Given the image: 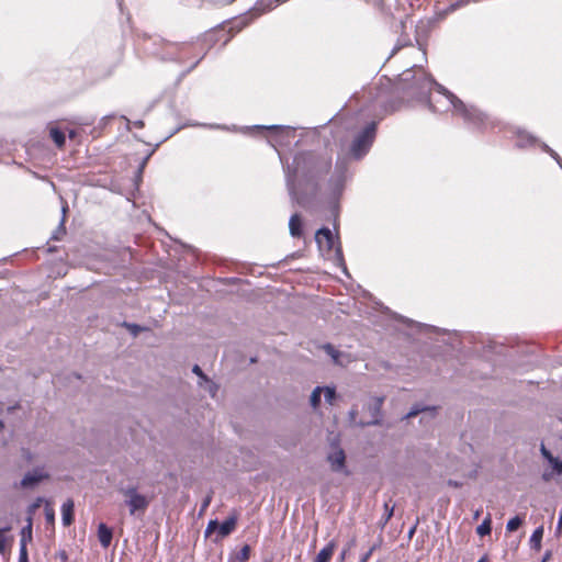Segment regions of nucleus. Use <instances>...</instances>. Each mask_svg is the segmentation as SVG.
I'll return each mask as SVG.
<instances>
[{
	"mask_svg": "<svg viewBox=\"0 0 562 562\" xmlns=\"http://www.w3.org/2000/svg\"><path fill=\"white\" fill-rule=\"evenodd\" d=\"M424 87L436 88L437 94L430 97L429 109L434 112H446L452 110L460 115L465 123L477 128H485L490 123L487 116L474 106L465 105L457 95L436 82L432 78H425Z\"/></svg>",
	"mask_w": 562,
	"mask_h": 562,
	"instance_id": "1",
	"label": "nucleus"
},
{
	"mask_svg": "<svg viewBox=\"0 0 562 562\" xmlns=\"http://www.w3.org/2000/svg\"><path fill=\"white\" fill-rule=\"evenodd\" d=\"M331 168V159L327 157H319L313 153H299L293 157L292 164L284 166L286 188L291 199L301 203L296 193L295 181L300 175L306 179L321 177L327 173Z\"/></svg>",
	"mask_w": 562,
	"mask_h": 562,
	"instance_id": "2",
	"label": "nucleus"
},
{
	"mask_svg": "<svg viewBox=\"0 0 562 562\" xmlns=\"http://www.w3.org/2000/svg\"><path fill=\"white\" fill-rule=\"evenodd\" d=\"M375 131L376 124L371 122L356 136L350 148L355 158L360 159L369 151L375 138Z\"/></svg>",
	"mask_w": 562,
	"mask_h": 562,
	"instance_id": "3",
	"label": "nucleus"
},
{
	"mask_svg": "<svg viewBox=\"0 0 562 562\" xmlns=\"http://www.w3.org/2000/svg\"><path fill=\"white\" fill-rule=\"evenodd\" d=\"M121 493L126 497L125 503L131 515H135L137 513L144 514L150 504V498L140 494L136 486L122 488Z\"/></svg>",
	"mask_w": 562,
	"mask_h": 562,
	"instance_id": "4",
	"label": "nucleus"
},
{
	"mask_svg": "<svg viewBox=\"0 0 562 562\" xmlns=\"http://www.w3.org/2000/svg\"><path fill=\"white\" fill-rule=\"evenodd\" d=\"M315 240L321 249L331 250L335 246V238L329 228H319L315 234Z\"/></svg>",
	"mask_w": 562,
	"mask_h": 562,
	"instance_id": "5",
	"label": "nucleus"
},
{
	"mask_svg": "<svg viewBox=\"0 0 562 562\" xmlns=\"http://www.w3.org/2000/svg\"><path fill=\"white\" fill-rule=\"evenodd\" d=\"M47 477H48V474L43 469L37 468L31 472H27L23 476V479L21 481V486L24 488L34 487L36 484H38L41 481H43L44 479H47Z\"/></svg>",
	"mask_w": 562,
	"mask_h": 562,
	"instance_id": "6",
	"label": "nucleus"
},
{
	"mask_svg": "<svg viewBox=\"0 0 562 562\" xmlns=\"http://www.w3.org/2000/svg\"><path fill=\"white\" fill-rule=\"evenodd\" d=\"M346 456L342 449H335L329 456L328 461L331 465V470L335 472L341 471L345 468Z\"/></svg>",
	"mask_w": 562,
	"mask_h": 562,
	"instance_id": "7",
	"label": "nucleus"
},
{
	"mask_svg": "<svg viewBox=\"0 0 562 562\" xmlns=\"http://www.w3.org/2000/svg\"><path fill=\"white\" fill-rule=\"evenodd\" d=\"M237 516L235 514L231 515L227 519H225L222 524H218V535L221 538L227 537L231 535L236 527Z\"/></svg>",
	"mask_w": 562,
	"mask_h": 562,
	"instance_id": "8",
	"label": "nucleus"
},
{
	"mask_svg": "<svg viewBox=\"0 0 562 562\" xmlns=\"http://www.w3.org/2000/svg\"><path fill=\"white\" fill-rule=\"evenodd\" d=\"M33 538V522L32 517L29 516L26 519V525L21 529L20 532V546L27 548V543L32 541Z\"/></svg>",
	"mask_w": 562,
	"mask_h": 562,
	"instance_id": "9",
	"label": "nucleus"
},
{
	"mask_svg": "<svg viewBox=\"0 0 562 562\" xmlns=\"http://www.w3.org/2000/svg\"><path fill=\"white\" fill-rule=\"evenodd\" d=\"M61 520L64 526H69L74 521V502L71 499H67L61 505Z\"/></svg>",
	"mask_w": 562,
	"mask_h": 562,
	"instance_id": "10",
	"label": "nucleus"
},
{
	"mask_svg": "<svg viewBox=\"0 0 562 562\" xmlns=\"http://www.w3.org/2000/svg\"><path fill=\"white\" fill-rule=\"evenodd\" d=\"M112 530L103 522L98 527V538L103 548H108L112 541Z\"/></svg>",
	"mask_w": 562,
	"mask_h": 562,
	"instance_id": "11",
	"label": "nucleus"
},
{
	"mask_svg": "<svg viewBox=\"0 0 562 562\" xmlns=\"http://www.w3.org/2000/svg\"><path fill=\"white\" fill-rule=\"evenodd\" d=\"M336 548L335 541H330L325 546L313 560V562H329Z\"/></svg>",
	"mask_w": 562,
	"mask_h": 562,
	"instance_id": "12",
	"label": "nucleus"
},
{
	"mask_svg": "<svg viewBox=\"0 0 562 562\" xmlns=\"http://www.w3.org/2000/svg\"><path fill=\"white\" fill-rule=\"evenodd\" d=\"M290 233L293 237L302 236V221L299 214H293L289 221Z\"/></svg>",
	"mask_w": 562,
	"mask_h": 562,
	"instance_id": "13",
	"label": "nucleus"
},
{
	"mask_svg": "<svg viewBox=\"0 0 562 562\" xmlns=\"http://www.w3.org/2000/svg\"><path fill=\"white\" fill-rule=\"evenodd\" d=\"M541 453L551 463L553 469L558 473L562 474V460H559V458L553 457L552 453L544 447V445L541 446Z\"/></svg>",
	"mask_w": 562,
	"mask_h": 562,
	"instance_id": "14",
	"label": "nucleus"
},
{
	"mask_svg": "<svg viewBox=\"0 0 562 562\" xmlns=\"http://www.w3.org/2000/svg\"><path fill=\"white\" fill-rule=\"evenodd\" d=\"M541 453L551 463L553 469L558 473L562 474V460H559V458L553 457L552 453L544 447V445L541 446Z\"/></svg>",
	"mask_w": 562,
	"mask_h": 562,
	"instance_id": "15",
	"label": "nucleus"
},
{
	"mask_svg": "<svg viewBox=\"0 0 562 562\" xmlns=\"http://www.w3.org/2000/svg\"><path fill=\"white\" fill-rule=\"evenodd\" d=\"M382 404H383V397H376L374 401V404L371 407L373 419L371 422L366 423L364 425H375L379 423V416H380Z\"/></svg>",
	"mask_w": 562,
	"mask_h": 562,
	"instance_id": "16",
	"label": "nucleus"
},
{
	"mask_svg": "<svg viewBox=\"0 0 562 562\" xmlns=\"http://www.w3.org/2000/svg\"><path fill=\"white\" fill-rule=\"evenodd\" d=\"M542 537H543V527H538L537 529H535L530 537L531 548H533L535 550H540Z\"/></svg>",
	"mask_w": 562,
	"mask_h": 562,
	"instance_id": "17",
	"label": "nucleus"
},
{
	"mask_svg": "<svg viewBox=\"0 0 562 562\" xmlns=\"http://www.w3.org/2000/svg\"><path fill=\"white\" fill-rule=\"evenodd\" d=\"M49 135L57 147L61 148L65 144V134L58 127H52Z\"/></svg>",
	"mask_w": 562,
	"mask_h": 562,
	"instance_id": "18",
	"label": "nucleus"
},
{
	"mask_svg": "<svg viewBox=\"0 0 562 562\" xmlns=\"http://www.w3.org/2000/svg\"><path fill=\"white\" fill-rule=\"evenodd\" d=\"M199 385L203 386L205 389V391H207L212 397L216 396L218 386L213 381L209 380L207 376H205V379L199 381Z\"/></svg>",
	"mask_w": 562,
	"mask_h": 562,
	"instance_id": "19",
	"label": "nucleus"
},
{
	"mask_svg": "<svg viewBox=\"0 0 562 562\" xmlns=\"http://www.w3.org/2000/svg\"><path fill=\"white\" fill-rule=\"evenodd\" d=\"M492 530V520L491 517H486L481 525L477 526L476 532L479 536L484 537L490 535Z\"/></svg>",
	"mask_w": 562,
	"mask_h": 562,
	"instance_id": "20",
	"label": "nucleus"
},
{
	"mask_svg": "<svg viewBox=\"0 0 562 562\" xmlns=\"http://www.w3.org/2000/svg\"><path fill=\"white\" fill-rule=\"evenodd\" d=\"M323 394V386H316L310 397L311 406L317 409L321 404V395Z\"/></svg>",
	"mask_w": 562,
	"mask_h": 562,
	"instance_id": "21",
	"label": "nucleus"
},
{
	"mask_svg": "<svg viewBox=\"0 0 562 562\" xmlns=\"http://www.w3.org/2000/svg\"><path fill=\"white\" fill-rule=\"evenodd\" d=\"M323 393L325 402L328 403L329 405H333L337 396L335 386H324Z\"/></svg>",
	"mask_w": 562,
	"mask_h": 562,
	"instance_id": "22",
	"label": "nucleus"
},
{
	"mask_svg": "<svg viewBox=\"0 0 562 562\" xmlns=\"http://www.w3.org/2000/svg\"><path fill=\"white\" fill-rule=\"evenodd\" d=\"M419 413H425V414H427V415L434 416V415H435V408H426V407L419 408V407H414V408H412V411H409V412L405 415V418L414 417V416L418 415Z\"/></svg>",
	"mask_w": 562,
	"mask_h": 562,
	"instance_id": "23",
	"label": "nucleus"
},
{
	"mask_svg": "<svg viewBox=\"0 0 562 562\" xmlns=\"http://www.w3.org/2000/svg\"><path fill=\"white\" fill-rule=\"evenodd\" d=\"M324 349L333 358L335 363L341 364V361L339 359L341 353L338 350H336L334 346H331L330 344H327L324 346Z\"/></svg>",
	"mask_w": 562,
	"mask_h": 562,
	"instance_id": "24",
	"label": "nucleus"
},
{
	"mask_svg": "<svg viewBox=\"0 0 562 562\" xmlns=\"http://www.w3.org/2000/svg\"><path fill=\"white\" fill-rule=\"evenodd\" d=\"M250 547L248 544H245L240 550L239 552L236 554V560L238 562H246L249 560L250 558Z\"/></svg>",
	"mask_w": 562,
	"mask_h": 562,
	"instance_id": "25",
	"label": "nucleus"
},
{
	"mask_svg": "<svg viewBox=\"0 0 562 562\" xmlns=\"http://www.w3.org/2000/svg\"><path fill=\"white\" fill-rule=\"evenodd\" d=\"M521 524H522L521 518L519 516H515L507 521L506 529H507V531L513 532V531L517 530Z\"/></svg>",
	"mask_w": 562,
	"mask_h": 562,
	"instance_id": "26",
	"label": "nucleus"
},
{
	"mask_svg": "<svg viewBox=\"0 0 562 562\" xmlns=\"http://www.w3.org/2000/svg\"><path fill=\"white\" fill-rule=\"evenodd\" d=\"M10 529H11L10 526L0 528V554H4L7 552V549H8L7 540L8 539L3 536V533L9 531Z\"/></svg>",
	"mask_w": 562,
	"mask_h": 562,
	"instance_id": "27",
	"label": "nucleus"
},
{
	"mask_svg": "<svg viewBox=\"0 0 562 562\" xmlns=\"http://www.w3.org/2000/svg\"><path fill=\"white\" fill-rule=\"evenodd\" d=\"M542 149L547 151L562 169V158L558 155V153L550 148L547 144H542Z\"/></svg>",
	"mask_w": 562,
	"mask_h": 562,
	"instance_id": "28",
	"label": "nucleus"
},
{
	"mask_svg": "<svg viewBox=\"0 0 562 562\" xmlns=\"http://www.w3.org/2000/svg\"><path fill=\"white\" fill-rule=\"evenodd\" d=\"M394 513V506H390L387 503L384 504V517H383V526L387 524Z\"/></svg>",
	"mask_w": 562,
	"mask_h": 562,
	"instance_id": "29",
	"label": "nucleus"
},
{
	"mask_svg": "<svg viewBox=\"0 0 562 562\" xmlns=\"http://www.w3.org/2000/svg\"><path fill=\"white\" fill-rule=\"evenodd\" d=\"M518 137H519V139H520V140L518 142V144H517L519 147L525 146V145H526V143H530V144H531V143L533 142V137H532V136H530V135H528V134H525V133H520V134L518 135Z\"/></svg>",
	"mask_w": 562,
	"mask_h": 562,
	"instance_id": "30",
	"label": "nucleus"
},
{
	"mask_svg": "<svg viewBox=\"0 0 562 562\" xmlns=\"http://www.w3.org/2000/svg\"><path fill=\"white\" fill-rule=\"evenodd\" d=\"M217 530L218 531V522L217 520H210L207 526H206V529H205V536H210L213 531Z\"/></svg>",
	"mask_w": 562,
	"mask_h": 562,
	"instance_id": "31",
	"label": "nucleus"
},
{
	"mask_svg": "<svg viewBox=\"0 0 562 562\" xmlns=\"http://www.w3.org/2000/svg\"><path fill=\"white\" fill-rule=\"evenodd\" d=\"M18 562H29L27 548L20 546Z\"/></svg>",
	"mask_w": 562,
	"mask_h": 562,
	"instance_id": "32",
	"label": "nucleus"
},
{
	"mask_svg": "<svg viewBox=\"0 0 562 562\" xmlns=\"http://www.w3.org/2000/svg\"><path fill=\"white\" fill-rule=\"evenodd\" d=\"M374 547L370 548L366 553H363L360 558V561L359 562H368L370 557L372 555L373 551H374Z\"/></svg>",
	"mask_w": 562,
	"mask_h": 562,
	"instance_id": "33",
	"label": "nucleus"
},
{
	"mask_svg": "<svg viewBox=\"0 0 562 562\" xmlns=\"http://www.w3.org/2000/svg\"><path fill=\"white\" fill-rule=\"evenodd\" d=\"M192 371L200 378V381L206 376L198 364L193 367Z\"/></svg>",
	"mask_w": 562,
	"mask_h": 562,
	"instance_id": "34",
	"label": "nucleus"
},
{
	"mask_svg": "<svg viewBox=\"0 0 562 562\" xmlns=\"http://www.w3.org/2000/svg\"><path fill=\"white\" fill-rule=\"evenodd\" d=\"M126 327L132 331L133 335H137L138 331L142 329L138 325L136 324H126Z\"/></svg>",
	"mask_w": 562,
	"mask_h": 562,
	"instance_id": "35",
	"label": "nucleus"
},
{
	"mask_svg": "<svg viewBox=\"0 0 562 562\" xmlns=\"http://www.w3.org/2000/svg\"><path fill=\"white\" fill-rule=\"evenodd\" d=\"M45 515H46V519L48 521H53L54 520V510L53 509H47L45 510Z\"/></svg>",
	"mask_w": 562,
	"mask_h": 562,
	"instance_id": "36",
	"label": "nucleus"
},
{
	"mask_svg": "<svg viewBox=\"0 0 562 562\" xmlns=\"http://www.w3.org/2000/svg\"><path fill=\"white\" fill-rule=\"evenodd\" d=\"M561 529H562V507H561V510H560V514H559V520H558V526H557V532L560 533L561 532Z\"/></svg>",
	"mask_w": 562,
	"mask_h": 562,
	"instance_id": "37",
	"label": "nucleus"
},
{
	"mask_svg": "<svg viewBox=\"0 0 562 562\" xmlns=\"http://www.w3.org/2000/svg\"><path fill=\"white\" fill-rule=\"evenodd\" d=\"M210 503H211V496H207V497L203 501V503H202L201 510H205V509L209 507Z\"/></svg>",
	"mask_w": 562,
	"mask_h": 562,
	"instance_id": "38",
	"label": "nucleus"
},
{
	"mask_svg": "<svg viewBox=\"0 0 562 562\" xmlns=\"http://www.w3.org/2000/svg\"><path fill=\"white\" fill-rule=\"evenodd\" d=\"M405 45H406V43H401V42H398V43L396 44V46L393 48V52H392V53H393V54H395L398 49H401V48H402L403 46H405Z\"/></svg>",
	"mask_w": 562,
	"mask_h": 562,
	"instance_id": "39",
	"label": "nucleus"
},
{
	"mask_svg": "<svg viewBox=\"0 0 562 562\" xmlns=\"http://www.w3.org/2000/svg\"><path fill=\"white\" fill-rule=\"evenodd\" d=\"M336 254H337L338 259H339L340 261H342L344 259H342V252H341L340 247H338V248L336 249Z\"/></svg>",
	"mask_w": 562,
	"mask_h": 562,
	"instance_id": "40",
	"label": "nucleus"
},
{
	"mask_svg": "<svg viewBox=\"0 0 562 562\" xmlns=\"http://www.w3.org/2000/svg\"><path fill=\"white\" fill-rule=\"evenodd\" d=\"M356 414H357V411H356V409H351V411H350V416H351V418H352V419H355Z\"/></svg>",
	"mask_w": 562,
	"mask_h": 562,
	"instance_id": "41",
	"label": "nucleus"
},
{
	"mask_svg": "<svg viewBox=\"0 0 562 562\" xmlns=\"http://www.w3.org/2000/svg\"><path fill=\"white\" fill-rule=\"evenodd\" d=\"M134 124L137 127H143V125H144L142 121H136Z\"/></svg>",
	"mask_w": 562,
	"mask_h": 562,
	"instance_id": "42",
	"label": "nucleus"
},
{
	"mask_svg": "<svg viewBox=\"0 0 562 562\" xmlns=\"http://www.w3.org/2000/svg\"><path fill=\"white\" fill-rule=\"evenodd\" d=\"M175 47H176L177 49H182V48H184V47H186V45H184V44H181V45H175Z\"/></svg>",
	"mask_w": 562,
	"mask_h": 562,
	"instance_id": "43",
	"label": "nucleus"
},
{
	"mask_svg": "<svg viewBox=\"0 0 562 562\" xmlns=\"http://www.w3.org/2000/svg\"><path fill=\"white\" fill-rule=\"evenodd\" d=\"M267 128H268V130H278V128H280V126H278V125H272V126H269V127H267Z\"/></svg>",
	"mask_w": 562,
	"mask_h": 562,
	"instance_id": "44",
	"label": "nucleus"
},
{
	"mask_svg": "<svg viewBox=\"0 0 562 562\" xmlns=\"http://www.w3.org/2000/svg\"><path fill=\"white\" fill-rule=\"evenodd\" d=\"M75 135H76V134H75V132H74V131H70V133H69V137H70V138H72V137H75Z\"/></svg>",
	"mask_w": 562,
	"mask_h": 562,
	"instance_id": "45",
	"label": "nucleus"
},
{
	"mask_svg": "<svg viewBox=\"0 0 562 562\" xmlns=\"http://www.w3.org/2000/svg\"><path fill=\"white\" fill-rule=\"evenodd\" d=\"M345 557H346V551H342V552H341V557H340V559H341V560H344V559H345Z\"/></svg>",
	"mask_w": 562,
	"mask_h": 562,
	"instance_id": "46",
	"label": "nucleus"
},
{
	"mask_svg": "<svg viewBox=\"0 0 562 562\" xmlns=\"http://www.w3.org/2000/svg\"><path fill=\"white\" fill-rule=\"evenodd\" d=\"M477 562H485V557H483L482 559H480Z\"/></svg>",
	"mask_w": 562,
	"mask_h": 562,
	"instance_id": "47",
	"label": "nucleus"
},
{
	"mask_svg": "<svg viewBox=\"0 0 562 562\" xmlns=\"http://www.w3.org/2000/svg\"><path fill=\"white\" fill-rule=\"evenodd\" d=\"M4 427L3 423L0 420V429Z\"/></svg>",
	"mask_w": 562,
	"mask_h": 562,
	"instance_id": "48",
	"label": "nucleus"
},
{
	"mask_svg": "<svg viewBox=\"0 0 562 562\" xmlns=\"http://www.w3.org/2000/svg\"><path fill=\"white\" fill-rule=\"evenodd\" d=\"M449 483H450V485H454V486H457V485H458L456 482H451V481H450Z\"/></svg>",
	"mask_w": 562,
	"mask_h": 562,
	"instance_id": "49",
	"label": "nucleus"
},
{
	"mask_svg": "<svg viewBox=\"0 0 562 562\" xmlns=\"http://www.w3.org/2000/svg\"><path fill=\"white\" fill-rule=\"evenodd\" d=\"M266 562H269V561H266Z\"/></svg>",
	"mask_w": 562,
	"mask_h": 562,
	"instance_id": "50",
	"label": "nucleus"
}]
</instances>
